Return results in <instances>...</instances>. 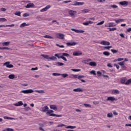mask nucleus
Wrapping results in <instances>:
<instances>
[{
	"label": "nucleus",
	"instance_id": "obj_62",
	"mask_svg": "<svg viewBox=\"0 0 131 131\" xmlns=\"http://www.w3.org/2000/svg\"><path fill=\"white\" fill-rule=\"evenodd\" d=\"M83 25H85V26H88V25H89V23H88V21L84 22V23H83Z\"/></svg>",
	"mask_w": 131,
	"mask_h": 131
},
{
	"label": "nucleus",
	"instance_id": "obj_36",
	"mask_svg": "<svg viewBox=\"0 0 131 131\" xmlns=\"http://www.w3.org/2000/svg\"><path fill=\"white\" fill-rule=\"evenodd\" d=\"M66 128H71V129H73V128H76V126H68L66 127Z\"/></svg>",
	"mask_w": 131,
	"mask_h": 131
},
{
	"label": "nucleus",
	"instance_id": "obj_46",
	"mask_svg": "<svg viewBox=\"0 0 131 131\" xmlns=\"http://www.w3.org/2000/svg\"><path fill=\"white\" fill-rule=\"evenodd\" d=\"M7 21V19L5 18H0V22H6Z\"/></svg>",
	"mask_w": 131,
	"mask_h": 131
},
{
	"label": "nucleus",
	"instance_id": "obj_16",
	"mask_svg": "<svg viewBox=\"0 0 131 131\" xmlns=\"http://www.w3.org/2000/svg\"><path fill=\"white\" fill-rule=\"evenodd\" d=\"M100 43L103 46H110V42L106 41H102Z\"/></svg>",
	"mask_w": 131,
	"mask_h": 131
},
{
	"label": "nucleus",
	"instance_id": "obj_54",
	"mask_svg": "<svg viewBox=\"0 0 131 131\" xmlns=\"http://www.w3.org/2000/svg\"><path fill=\"white\" fill-rule=\"evenodd\" d=\"M80 69H72V71H74V72H78L80 71Z\"/></svg>",
	"mask_w": 131,
	"mask_h": 131
},
{
	"label": "nucleus",
	"instance_id": "obj_12",
	"mask_svg": "<svg viewBox=\"0 0 131 131\" xmlns=\"http://www.w3.org/2000/svg\"><path fill=\"white\" fill-rule=\"evenodd\" d=\"M54 122H43V124H45V125H47V126H50V125H53Z\"/></svg>",
	"mask_w": 131,
	"mask_h": 131
},
{
	"label": "nucleus",
	"instance_id": "obj_9",
	"mask_svg": "<svg viewBox=\"0 0 131 131\" xmlns=\"http://www.w3.org/2000/svg\"><path fill=\"white\" fill-rule=\"evenodd\" d=\"M50 8H51V6L50 5H48L47 6L45 7L44 8L41 9L40 10V12H47V11H48V10H49V9H50Z\"/></svg>",
	"mask_w": 131,
	"mask_h": 131
},
{
	"label": "nucleus",
	"instance_id": "obj_25",
	"mask_svg": "<svg viewBox=\"0 0 131 131\" xmlns=\"http://www.w3.org/2000/svg\"><path fill=\"white\" fill-rule=\"evenodd\" d=\"M91 61H92V59H89L85 60H83L82 62H84V64H87V65H89V64H90V63H89V62H91Z\"/></svg>",
	"mask_w": 131,
	"mask_h": 131
},
{
	"label": "nucleus",
	"instance_id": "obj_4",
	"mask_svg": "<svg viewBox=\"0 0 131 131\" xmlns=\"http://www.w3.org/2000/svg\"><path fill=\"white\" fill-rule=\"evenodd\" d=\"M69 14L71 15L72 18H75V14H76V11L73 10H70L69 11Z\"/></svg>",
	"mask_w": 131,
	"mask_h": 131
},
{
	"label": "nucleus",
	"instance_id": "obj_18",
	"mask_svg": "<svg viewBox=\"0 0 131 131\" xmlns=\"http://www.w3.org/2000/svg\"><path fill=\"white\" fill-rule=\"evenodd\" d=\"M89 65L90 66L96 67V66H97V63H96V62H95V61H91V62H89Z\"/></svg>",
	"mask_w": 131,
	"mask_h": 131
},
{
	"label": "nucleus",
	"instance_id": "obj_48",
	"mask_svg": "<svg viewBox=\"0 0 131 131\" xmlns=\"http://www.w3.org/2000/svg\"><path fill=\"white\" fill-rule=\"evenodd\" d=\"M108 29H110V31H114L115 30H117V28H108Z\"/></svg>",
	"mask_w": 131,
	"mask_h": 131
},
{
	"label": "nucleus",
	"instance_id": "obj_58",
	"mask_svg": "<svg viewBox=\"0 0 131 131\" xmlns=\"http://www.w3.org/2000/svg\"><path fill=\"white\" fill-rule=\"evenodd\" d=\"M29 16V13H24L23 14V17H28Z\"/></svg>",
	"mask_w": 131,
	"mask_h": 131
},
{
	"label": "nucleus",
	"instance_id": "obj_42",
	"mask_svg": "<svg viewBox=\"0 0 131 131\" xmlns=\"http://www.w3.org/2000/svg\"><path fill=\"white\" fill-rule=\"evenodd\" d=\"M60 75H61L63 78H66V77L68 76V74H60Z\"/></svg>",
	"mask_w": 131,
	"mask_h": 131
},
{
	"label": "nucleus",
	"instance_id": "obj_24",
	"mask_svg": "<svg viewBox=\"0 0 131 131\" xmlns=\"http://www.w3.org/2000/svg\"><path fill=\"white\" fill-rule=\"evenodd\" d=\"M103 55H104V56H106V57H108V56H110V52L108 51H104L103 52Z\"/></svg>",
	"mask_w": 131,
	"mask_h": 131
},
{
	"label": "nucleus",
	"instance_id": "obj_39",
	"mask_svg": "<svg viewBox=\"0 0 131 131\" xmlns=\"http://www.w3.org/2000/svg\"><path fill=\"white\" fill-rule=\"evenodd\" d=\"M130 83H131V79L127 80L125 82L126 85H128Z\"/></svg>",
	"mask_w": 131,
	"mask_h": 131
},
{
	"label": "nucleus",
	"instance_id": "obj_35",
	"mask_svg": "<svg viewBox=\"0 0 131 131\" xmlns=\"http://www.w3.org/2000/svg\"><path fill=\"white\" fill-rule=\"evenodd\" d=\"M14 15L16 16H18L19 17H21V12L16 11L15 12Z\"/></svg>",
	"mask_w": 131,
	"mask_h": 131
},
{
	"label": "nucleus",
	"instance_id": "obj_51",
	"mask_svg": "<svg viewBox=\"0 0 131 131\" xmlns=\"http://www.w3.org/2000/svg\"><path fill=\"white\" fill-rule=\"evenodd\" d=\"M125 79H121V83L123 84H125Z\"/></svg>",
	"mask_w": 131,
	"mask_h": 131
},
{
	"label": "nucleus",
	"instance_id": "obj_52",
	"mask_svg": "<svg viewBox=\"0 0 131 131\" xmlns=\"http://www.w3.org/2000/svg\"><path fill=\"white\" fill-rule=\"evenodd\" d=\"M118 64L122 67L123 65H124V61H121V62H118Z\"/></svg>",
	"mask_w": 131,
	"mask_h": 131
},
{
	"label": "nucleus",
	"instance_id": "obj_56",
	"mask_svg": "<svg viewBox=\"0 0 131 131\" xmlns=\"http://www.w3.org/2000/svg\"><path fill=\"white\" fill-rule=\"evenodd\" d=\"M105 23V20H102L99 23V25H103Z\"/></svg>",
	"mask_w": 131,
	"mask_h": 131
},
{
	"label": "nucleus",
	"instance_id": "obj_57",
	"mask_svg": "<svg viewBox=\"0 0 131 131\" xmlns=\"http://www.w3.org/2000/svg\"><path fill=\"white\" fill-rule=\"evenodd\" d=\"M6 131H14V129L13 128H8L6 129Z\"/></svg>",
	"mask_w": 131,
	"mask_h": 131
},
{
	"label": "nucleus",
	"instance_id": "obj_20",
	"mask_svg": "<svg viewBox=\"0 0 131 131\" xmlns=\"http://www.w3.org/2000/svg\"><path fill=\"white\" fill-rule=\"evenodd\" d=\"M120 93V92H119V91H118V90H114L112 91V94L113 95H118Z\"/></svg>",
	"mask_w": 131,
	"mask_h": 131
},
{
	"label": "nucleus",
	"instance_id": "obj_59",
	"mask_svg": "<svg viewBox=\"0 0 131 131\" xmlns=\"http://www.w3.org/2000/svg\"><path fill=\"white\" fill-rule=\"evenodd\" d=\"M63 126H66V125H65L64 124H62L61 125H57V127H62Z\"/></svg>",
	"mask_w": 131,
	"mask_h": 131
},
{
	"label": "nucleus",
	"instance_id": "obj_26",
	"mask_svg": "<svg viewBox=\"0 0 131 131\" xmlns=\"http://www.w3.org/2000/svg\"><path fill=\"white\" fill-rule=\"evenodd\" d=\"M107 101H115V98L113 97H108L107 99Z\"/></svg>",
	"mask_w": 131,
	"mask_h": 131
},
{
	"label": "nucleus",
	"instance_id": "obj_45",
	"mask_svg": "<svg viewBox=\"0 0 131 131\" xmlns=\"http://www.w3.org/2000/svg\"><path fill=\"white\" fill-rule=\"evenodd\" d=\"M90 74H93V75H97V74L96 73V71L92 70L90 72Z\"/></svg>",
	"mask_w": 131,
	"mask_h": 131
},
{
	"label": "nucleus",
	"instance_id": "obj_27",
	"mask_svg": "<svg viewBox=\"0 0 131 131\" xmlns=\"http://www.w3.org/2000/svg\"><path fill=\"white\" fill-rule=\"evenodd\" d=\"M28 24H26V23H23L20 25V28H23V27H25V26H28Z\"/></svg>",
	"mask_w": 131,
	"mask_h": 131
},
{
	"label": "nucleus",
	"instance_id": "obj_55",
	"mask_svg": "<svg viewBox=\"0 0 131 131\" xmlns=\"http://www.w3.org/2000/svg\"><path fill=\"white\" fill-rule=\"evenodd\" d=\"M29 110H30V107L29 106L25 108V111H29Z\"/></svg>",
	"mask_w": 131,
	"mask_h": 131
},
{
	"label": "nucleus",
	"instance_id": "obj_38",
	"mask_svg": "<svg viewBox=\"0 0 131 131\" xmlns=\"http://www.w3.org/2000/svg\"><path fill=\"white\" fill-rule=\"evenodd\" d=\"M36 92L39 94H45V91L43 90H36Z\"/></svg>",
	"mask_w": 131,
	"mask_h": 131
},
{
	"label": "nucleus",
	"instance_id": "obj_53",
	"mask_svg": "<svg viewBox=\"0 0 131 131\" xmlns=\"http://www.w3.org/2000/svg\"><path fill=\"white\" fill-rule=\"evenodd\" d=\"M81 78H84V76L79 75V76H78V79H79V80H80Z\"/></svg>",
	"mask_w": 131,
	"mask_h": 131
},
{
	"label": "nucleus",
	"instance_id": "obj_2",
	"mask_svg": "<svg viewBox=\"0 0 131 131\" xmlns=\"http://www.w3.org/2000/svg\"><path fill=\"white\" fill-rule=\"evenodd\" d=\"M61 55V53H59V54H55L54 55L55 57H57V58H58V59H62V60H63V61H64V62H67V59L66 58V57H63L61 56H60Z\"/></svg>",
	"mask_w": 131,
	"mask_h": 131
},
{
	"label": "nucleus",
	"instance_id": "obj_13",
	"mask_svg": "<svg viewBox=\"0 0 131 131\" xmlns=\"http://www.w3.org/2000/svg\"><path fill=\"white\" fill-rule=\"evenodd\" d=\"M15 26V24H12V25H0V28L1 27H14Z\"/></svg>",
	"mask_w": 131,
	"mask_h": 131
},
{
	"label": "nucleus",
	"instance_id": "obj_31",
	"mask_svg": "<svg viewBox=\"0 0 131 131\" xmlns=\"http://www.w3.org/2000/svg\"><path fill=\"white\" fill-rule=\"evenodd\" d=\"M8 77L10 79H14V78H15V75L14 74L9 75Z\"/></svg>",
	"mask_w": 131,
	"mask_h": 131
},
{
	"label": "nucleus",
	"instance_id": "obj_7",
	"mask_svg": "<svg viewBox=\"0 0 131 131\" xmlns=\"http://www.w3.org/2000/svg\"><path fill=\"white\" fill-rule=\"evenodd\" d=\"M42 112H43L44 113H47L48 111H49V106H45L43 107H42Z\"/></svg>",
	"mask_w": 131,
	"mask_h": 131
},
{
	"label": "nucleus",
	"instance_id": "obj_61",
	"mask_svg": "<svg viewBox=\"0 0 131 131\" xmlns=\"http://www.w3.org/2000/svg\"><path fill=\"white\" fill-rule=\"evenodd\" d=\"M121 68L123 69V70H125V69H126V67L125 66L124 64L121 66Z\"/></svg>",
	"mask_w": 131,
	"mask_h": 131
},
{
	"label": "nucleus",
	"instance_id": "obj_63",
	"mask_svg": "<svg viewBox=\"0 0 131 131\" xmlns=\"http://www.w3.org/2000/svg\"><path fill=\"white\" fill-rule=\"evenodd\" d=\"M130 31H131V28H129L128 29H127V32H130Z\"/></svg>",
	"mask_w": 131,
	"mask_h": 131
},
{
	"label": "nucleus",
	"instance_id": "obj_11",
	"mask_svg": "<svg viewBox=\"0 0 131 131\" xmlns=\"http://www.w3.org/2000/svg\"><path fill=\"white\" fill-rule=\"evenodd\" d=\"M119 5L121 6H128V2L127 1H123L119 2Z\"/></svg>",
	"mask_w": 131,
	"mask_h": 131
},
{
	"label": "nucleus",
	"instance_id": "obj_50",
	"mask_svg": "<svg viewBox=\"0 0 131 131\" xmlns=\"http://www.w3.org/2000/svg\"><path fill=\"white\" fill-rule=\"evenodd\" d=\"M57 66H63V65H64L63 63H62L60 62H57Z\"/></svg>",
	"mask_w": 131,
	"mask_h": 131
},
{
	"label": "nucleus",
	"instance_id": "obj_29",
	"mask_svg": "<svg viewBox=\"0 0 131 131\" xmlns=\"http://www.w3.org/2000/svg\"><path fill=\"white\" fill-rule=\"evenodd\" d=\"M115 21L116 23L118 24V23H120V22H122V21H124V19H119L118 20H115Z\"/></svg>",
	"mask_w": 131,
	"mask_h": 131
},
{
	"label": "nucleus",
	"instance_id": "obj_17",
	"mask_svg": "<svg viewBox=\"0 0 131 131\" xmlns=\"http://www.w3.org/2000/svg\"><path fill=\"white\" fill-rule=\"evenodd\" d=\"M14 106H16V107H18V106H23V102L22 101H18L17 103H15Z\"/></svg>",
	"mask_w": 131,
	"mask_h": 131
},
{
	"label": "nucleus",
	"instance_id": "obj_1",
	"mask_svg": "<svg viewBox=\"0 0 131 131\" xmlns=\"http://www.w3.org/2000/svg\"><path fill=\"white\" fill-rule=\"evenodd\" d=\"M54 113L53 110H48V112L46 113L47 115H49V116H53V117H62V115H56Z\"/></svg>",
	"mask_w": 131,
	"mask_h": 131
},
{
	"label": "nucleus",
	"instance_id": "obj_34",
	"mask_svg": "<svg viewBox=\"0 0 131 131\" xmlns=\"http://www.w3.org/2000/svg\"><path fill=\"white\" fill-rule=\"evenodd\" d=\"M43 37H45V38H50L51 39L54 38L52 36H51L49 35H46L45 36H43Z\"/></svg>",
	"mask_w": 131,
	"mask_h": 131
},
{
	"label": "nucleus",
	"instance_id": "obj_15",
	"mask_svg": "<svg viewBox=\"0 0 131 131\" xmlns=\"http://www.w3.org/2000/svg\"><path fill=\"white\" fill-rule=\"evenodd\" d=\"M34 7V4L33 3H29L26 6L27 9H29V8H33Z\"/></svg>",
	"mask_w": 131,
	"mask_h": 131
},
{
	"label": "nucleus",
	"instance_id": "obj_37",
	"mask_svg": "<svg viewBox=\"0 0 131 131\" xmlns=\"http://www.w3.org/2000/svg\"><path fill=\"white\" fill-rule=\"evenodd\" d=\"M84 106H85L86 108H91V107H92L91 104L88 103H84Z\"/></svg>",
	"mask_w": 131,
	"mask_h": 131
},
{
	"label": "nucleus",
	"instance_id": "obj_33",
	"mask_svg": "<svg viewBox=\"0 0 131 131\" xmlns=\"http://www.w3.org/2000/svg\"><path fill=\"white\" fill-rule=\"evenodd\" d=\"M50 60H52V61H56L57 60V57H55V56H52L49 57Z\"/></svg>",
	"mask_w": 131,
	"mask_h": 131
},
{
	"label": "nucleus",
	"instance_id": "obj_23",
	"mask_svg": "<svg viewBox=\"0 0 131 131\" xmlns=\"http://www.w3.org/2000/svg\"><path fill=\"white\" fill-rule=\"evenodd\" d=\"M73 92H83V90H82V89L81 88H77V89H73Z\"/></svg>",
	"mask_w": 131,
	"mask_h": 131
},
{
	"label": "nucleus",
	"instance_id": "obj_5",
	"mask_svg": "<svg viewBox=\"0 0 131 131\" xmlns=\"http://www.w3.org/2000/svg\"><path fill=\"white\" fill-rule=\"evenodd\" d=\"M3 66H6L7 68H13L14 67L13 64H10V62H6L4 63Z\"/></svg>",
	"mask_w": 131,
	"mask_h": 131
},
{
	"label": "nucleus",
	"instance_id": "obj_30",
	"mask_svg": "<svg viewBox=\"0 0 131 131\" xmlns=\"http://www.w3.org/2000/svg\"><path fill=\"white\" fill-rule=\"evenodd\" d=\"M2 45L4 47L9 46V45H10V41L3 42Z\"/></svg>",
	"mask_w": 131,
	"mask_h": 131
},
{
	"label": "nucleus",
	"instance_id": "obj_41",
	"mask_svg": "<svg viewBox=\"0 0 131 131\" xmlns=\"http://www.w3.org/2000/svg\"><path fill=\"white\" fill-rule=\"evenodd\" d=\"M53 76H61V74L57 73H53L52 74Z\"/></svg>",
	"mask_w": 131,
	"mask_h": 131
},
{
	"label": "nucleus",
	"instance_id": "obj_10",
	"mask_svg": "<svg viewBox=\"0 0 131 131\" xmlns=\"http://www.w3.org/2000/svg\"><path fill=\"white\" fill-rule=\"evenodd\" d=\"M50 109H52L53 110H55V111H57L58 107H57V105L55 104H51L50 105Z\"/></svg>",
	"mask_w": 131,
	"mask_h": 131
},
{
	"label": "nucleus",
	"instance_id": "obj_32",
	"mask_svg": "<svg viewBox=\"0 0 131 131\" xmlns=\"http://www.w3.org/2000/svg\"><path fill=\"white\" fill-rule=\"evenodd\" d=\"M114 26H116V25H114L113 23H108V27H114Z\"/></svg>",
	"mask_w": 131,
	"mask_h": 131
},
{
	"label": "nucleus",
	"instance_id": "obj_64",
	"mask_svg": "<svg viewBox=\"0 0 131 131\" xmlns=\"http://www.w3.org/2000/svg\"><path fill=\"white\" fill-rule=\"evenodd\" d=\"M125 126H131V124H128V123L126 124Z\"/></svg>",
	"mask_w": 131,
	"mask_h": 131
},
{
	"label": "nucleus",
	"instance_id": "obj_8",
	"mask_svg": "<svg viewBox=\"0 0 131 131\" xmlns=\"http://www.w3.org/2000/svg\"><path fill=\"white\" fill-rule=\"evenodd\" d=\"M71 30L72 31H74L75 32H76V33H83V32H84V31L82 30H76L75 29H71Z\"/></svg>",
	"mask_w": 131,
	"mask_h": 131
},
{
	"label": "nucleus",
	"instance_id": "obj_47",
	"mask_svg": "<svg viewBox=\"0 0 131 131\" xmlns=\"http://www.w3.org/2000/svg\"><path fill=\"white\" fill-rule=\"evenodd\" d=\"M89 12H90V10H89V9H84L82 10V13H84V14L89 13Z\"/></svg>",
	"mask_w": 131,
	"mask_h": 131
},
{
	"label": "nucleus",
	"instance_id": "obj_49",
	"mask_svg": "<svg viewBox=\"0 0 131 131\" xmlns=\"http://www.w3.org/2000/svg\"><path fill=\"white\" fill-rule=\"evenodd\" d=\"M0 50H10L9 47H0Z\"/></svg>",
	"mask_w": 131,
	"mask_h": 131
},
{
	"label": "nucleus",
	"instance_id": "obj_43",
	"mask_svg": "<svg viewBox=\"0 0 131 131\" xmlns=\"http://www.w3.org/2000/svg\"><path fill=\"white\" fill-rule=\"evenodd\" d=\"M107 116L109 118H112V117H113V115L112 114V113H108L107 114Z\"/></svg>",
	"mask_w": 131,
	"mask_h": 131
},
{
	"label": "nucleus",
	"instance_id": "obj_14",
	"mask_svg": "<svg viewBox=\"0 0 131 131\" xmlns=\"http://www.w3.org/2000/svg\"><path fill=\"white\" fill-rule=\"evenodd\" d=\"M82 5H84V3L75 2L73 6H82Z\"/></svg>",
	"mask_w": 131,
	"mask_h": 131
},
{
	"label": "nucleus",
	"instance_id": "obj_3",
	"mask_svg": "<svg viewBox=\"0 0 131 131\" xmlns=\"http://www.w3.org/2000/svg\"><path fill=\"white\" fill-rule=\"evenodd\" d=\"M33 90L32 89H29L26 90H22L20 91L21 93H23L24 94H32V93H33Z\"/></svg>",
	"mask_w": 131,
	"mask_h": 131
},
{
	"label": "nucleus",
	"instance_id": "obj_22",
	"mask_svg": "<svg viewBox=\"0 0 131 131\" xmlns=\"http://www.w3.org/2000/svg\"><path fill=\"white\" fill-rule=\"evenodd\" d=\"M64 34L62 33H58V38H59V39H64Z\"/></svg>",
	"mask_w": 131,
	"mask_h": 131
},
{
	"label": "nucleus",
	"instance_id": "obj_44",
	"mask_svg": "<svg viewBox=\"0 0 131 131\" xmlns=\"http://www.w3.org/2000/svg\"><path fill=\"white\" fill-rule=\"evenodd\" d=\"M110 7L113 9H117V8H118V6L115 5H112L110 6Z\"/></svg>",
	"mask_w": 131,
	"mask_h": 131
},
{
	"label": "nucleus",
	"instance_id": "obj_19",
	"mask_svg": "<svg viewBox=\"0 0 131 131\" xmlns=\"http://www.w3.org/2000/svg\"><path fill=\"white\" fill-rule=\"evenodd\" d=\"M67 46H76V45H77V42H67L66 43Z\"/></svg>",
	"mask_w": 131,
	"mask_h": 131
},
{
	"label": "nucleus",
	"instance_id": "obj_28",
	"mask_svg": "<svg viewBox=\"0 0 131 131\" xmlns=\"http://www.w3.org/2000/svg\"><path fill=\"white\" fill-rule=\"evenodd\" d=\"M61 56L62 57H70V55H69V54L68 53H62Z\"/></svg>",
	"mask_w": 131,
	"mask_h": 131
},
{
	"label": "nucleus",
	"instance_id": "obj_40",
	"mask_svg": "<svg viewBox=\"0 0 131 131\" xmlns=\"http://www.w3.org/2000/svg\"><path fill=\"white\" fill-rule=\"evenodd\" d=\"M111 52H112L113 54H116V53H118V50H115V49H112V50H111Z\"/></svg>",
	"mask_w": 131,
	"mask_h": 131
},
{
	"label": "nucleus",
	"instance_id": "obj_21",
	"mask_svg": "<svg viewBox=\"0 0 131 131\" xmlns=\"http://www.w3.org/2000/svg\"><path fill=\"white\" fill-rule=\"evenodd\" d=\"M41 57H43V58H44L45 59H47V60H48V61H50L49 58H50V56L48 55H45V54H42L41 55Z\"/></svg>",
	"mask_w": 131,
	"mask_h": 131
},
{
	"label": "nucleus",
	"instance_id": "obj_6",
	"mask_svg": "<svg viewBox=\"0 0 131 131\" xmlns=\"http://www.w3.org/2000/svg\"><path fill=\"white\" fill-rule=\"evenodd\" d=\"M81 55H82V52H81V51H75L73 53V55L74 56H81Z\"/></svg>",
	"mask_w": 131,
	"mask_h": 131
},
{
	"label": "nucleus",
	"instance_id": "obj_60",
	"mask_svg": "<svg viewBox=\"0 0 131 131\" xmlns=\"http://www.w3.org/2000/svg\"><path fill=\"white\" fill-rule=\"evenodd\" d=\"M38 69V68H37V67L35 68H32L31 69L32 71H34V70H37Z\"/></svg>",
	"mask_w": 131,
	"mask_h": 131
}]
</instances>
